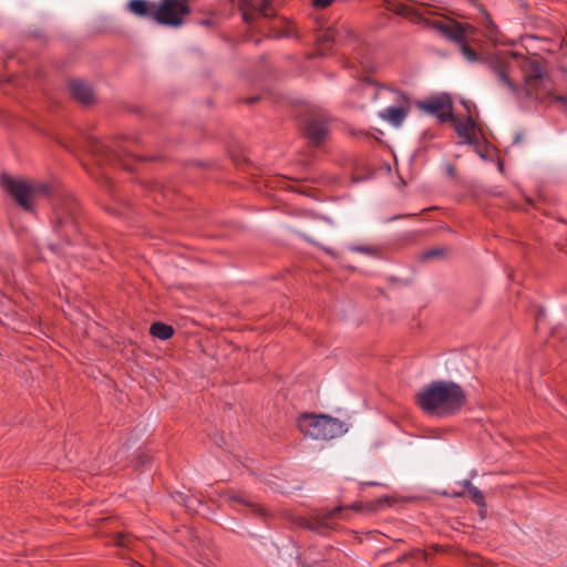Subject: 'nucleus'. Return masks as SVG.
Listing matches in <instances>:
<instances>
[{
    "label": "nucleus",
    "mask_w": 567,
    "mask_h": 567,
    "mask_svg": "<svg viewBox=\"0 0 567 567\" xmlns=\"http://www.w3.org/2000/svg\"><path fill=\"white\" fill-rule=\"evenodd\" d=\"M466 402L464 390L452 381H433L420 389L416 403L422 411L434 416L457 413Z\"/></svg>",
    "instance_id": "obj_1"
},
{
    "label": "nucleus",
    "mask_w": 567,
    "mask_h": 567,
    "mask_svg": "<svg viewBox=\"0 0 567 567\" xmlns=\"http://www.w3.org/2000/svg\"><path fill=\"white\" fill-rule=\"evenodd\" d=\"M0 185L19 206L28 212L33 209V202L37 198L50 195V188L47 184L14 178L8 174L1 175Z\"/></svg>",
    "instance_id": "obj_2"
},
{
    "label": "nucleus",
    "mask_w": 567,
    "mask_h": 567,
    "mask_svg": "<svg viewBox=\"0 0 567 567\" xmlns=\"http://www.w3.org/2000/svg\"><path fill=\"white\" fill-rule=\"evenodd\" d=\"M299 430L315 440H331L347 432L346 424L326 414L306 413L298 420Z\"/></svg>",
    "instance_id": "obj_3"
},
{
    "label": "nucleus",
    "mask_w": 567,
    "mask_h": 567,
    "mask_svg": "<svg viewBox=\"0 0 567 567\" xmlns=\"http://www.w3.org/2000/svg\"><path fill=\"white\" fill-rule=\"evenodd\" d=\"M520 68L524 73V92L526 97L543 100L551 92V81L536 60H523Z\"/></svg>",
    "instance_id": "obj_4"
},
{
    "label": "nucleus",
    "mask_w": 567,
    "mask_h": 567,
    "mask_svg": "<svg viewBox=\"0 0 567 567\" xmlns=\"http://www.w3.org/2000/svg\"><path fill=\"white\" fill-rule=\"evenodd\" d=\"M189 13L187 0H161L153 12V20L163 25L177 28Z\"/></svg>",
    "instance_id": "obj_5"
},
{
    "label": "nucleus",
    "mask_w": 567,
    "mask_h": 567,
    "mask_svg": "<svg viewBox=\"0 0 567 567\" xmlns=\"http://www.w3.org/2000/svg\"><path fill=\"white\" fill-rule=\"evenodd\" d=\"M434 28L445 38L457 42L461 45V52L468 62H476L480 60L478 54L465 43L468 30H472L470 24H462L454 20L446 22H436Z\"/></svg>",
    "instance_id": "obj_6"
},
{
    "label": "nucleus",
    "mask_w": 567,
    "mask_h": 567,
    "mask_svg": "<svg viewBox=\"0 0 567 567\" xmlns=\"http://www.w3.org/2000/svg\"><path fill=\"white\" fill-rule=\"evenodd\" d=\"M359 90L363 95L372 100L380 101L383 104L396 106H411V99L403 92L390 87H375L369 81H363L359 85Z\"/></svg>",
    "instance_id": "obj_7"
},
{
    "label": "nucleus",
    "mask_w": 567,
    "mask_h": 567,
    "mask_svg": "<svg viewBox=\"0 0 567 567\" xmlns=\"http://www.w3.org/2000/svg\"><path fill=\"white\" fill-rule=\"evenodd\" d=\"M243 16V20L252 24L259 17L270 18L275 16L272 0H235Z\"/></svg>",
    "instance_id": "obj_8"
},
{
    "label": "nucleus",
    "mask_w": 567,
    "mask_h": 567,
    "mask_svg": "<svg viewBox=\"0 0 567 567\" xmlns=\"http://www.w3.org/2000/svg\"><path fill=\"white\" fill-rule=\"evenodd\" d=\"M76 210L78 204L72 197L63 199L54 208L56 218L54 227L56 230H63V235L66 238H69V236L76 230V225L74 221Z\"/></svg>",
    "instance_id": "obj_9"
},
{
    "label": "nucleus",
    "mask_w": 567,
    "mask_h": 567,
    "mask_svg": "<svg viewBox=\"0 0 567 567\" xmlns=\"http://www.w3.org/2000/svg\"><path fill=\"white\" fill-rule=\"evenodd\" d=\"M417 106L422 111L436 116L442 123L453 120V104L447 95L430 97L426 101L419 102Z\"/></svg>",
    "instance_id": "obj_10"
},
{
    "label": "nucleus",
    "mask_w": 567,
    "mask_h": 567,
    "mask_svg": "<svg viewBox=\"0 0 567 567\" xmlns=\"http://www.w3.org/2000/svg\"><path fill=\"white\" fill-rule=\"evenodd\" d=\"M515 62L514 58L508 56H495L489 61V68L495 78L512 93L517 92V87L511 79V72Z\"/></svg>",
    "instance_id": "obj_11"
},
{
    "label": "nucleus",
    "mask_w": 567,
    "mask_h": 567,
    "mask_svg": "<svg viewBox=\"0 0 567 567\" xmlns=\"http://www.w3.org/2000/svg\"><path fill=\"white\" fill-rule=\"evenodd\" d=\"M305 134L307 138L316 146L323 143L329 135L328 122L324 117L315 116L311 117L305 127Z\"/></svg>",
    "instance_id": "obj_12"
},
{
    "label": "nucleus",
    "mask_w": 567,
    "mask_h": 567,
    "mask_svg": "<svg viewBox=\"0 0 567 567\" xmlns=\"http://www.w3.org/2000/svg\"><path fill=\"white\" fill-rule=\"evenodd\" d=\"M411 106L386 105L382 111L379 112V117L390 123L394 127H400L406 116L409 115Z\"/></svg>",
    "instance_id": "obj_13"
},
{
    "label": "nucleus",
    "mask_w": 567,
    "mask_h": 567,
    "mask_svg": "<svg viewBox=\"0 0 567 567\" xmlns=\"http://www.w3.org/2000/svg\"><path fill=\"white\" fill-rule=\"evenodd\" d=\"M69 87L72 96L83 104H89L94 100L92 87L82 80L71 81Z\"/></svg>",
    "instance_id": "obj_14"
},
{
    "label": "nucleus",
    "mask_w": 567,
    "mask_h": 567,
    "mask_svg": "<svg viewBox=\"0 0 567 567\" xmlns=\"http://www.w3.org/2000/svg\"><path fill=\"white\" fill-rule=\"evenodd\" d=\"M344 508L341 506L333 507L331 509H323L316 514V522L311 523L305 520V526L310 530L319 532L321 526H327L326 520L336 518Z\"/></svg>",
    "instance_id": "obj_15"
},
{
    "label": "nucleus",
    "mask_w": 567,
    "mask_h": 567,
    "mask_svg": "<svg viewBox=\"0 0 567 567\" xmlns=\"http://www.w3.org/2000/svg\"><path fill=\"white\" fill-rule=\"evenodd\" d=\"M228 498L234 504L247 507L252 513H256V514H259V515H264L262 507L255 499H252L251 497H249L248 495H246L244 493L230 492L228 494Z\"/></svg>",
    "instance_id": "obj_16"
},
{
    "label": "nucleus",
    "mask_w": 567,
    "mask_h": 567,
    "mask_svg": "<svg viewBox=\"0 0 567 567\" xmlns=\"http://www.w3.org/2000/svg\"><path fill=\"white\" fill-rule=\"evenodd\" d=\"M452 121L454 122V127L458 137H461L466 144H473V132L475 127L473 120L468 117L465 121H460L453 117Z\"/></svg>",
    "instance_id": "obj_17"
},
{
    "label": "nucleus",
    "mask_w": 567,
    "mask_h": 567,
    "mask_svg": "<svg viewBox=\"0 0 567 567\" xmlns=\"http://www.w3.org/2000/svg\"><path fill=\"white\" fill-rule=\"evenodd\" d=\"M155 7L156 4H151L146 0H131L127 3L130 12L142 18L150 17L153 19Z\"/></svg>",
    "instance_id": "obj_18"
},
{
    "label": "nucleus",
    "mask_w": 567,
    "mask_h": 567,
    "mask_svg": "<svg viewBox=\"0 0 567 567\" xmlns=\"http://www.w3.org/2000/svg\"><path fill=\"white\" fill-rule=\"evenodd\" d=\"M352 31L347 25H341L339 29L327 30L321 37L320 41L322 43H343L346 41V37H351Z\"/></svg>",
    "instance_id": "obj_19"
},
{
    "label": "nucleus",
    "mask_w": 567,
    "mask_h": 567,
    "mask_svg": "<svg viewBox=\"0 0 567 567\" xmlns=\"http://www.w3.org/2000/svg\"><path fill=\"white\" fill-rule=\"evenodd\" d=\"M150 333L153 337L158 338L161 340H167L173 336L174 329L172 326H168L166 323L154 322L150 328Z\"/></svg>",
    "instance_id": "obj_20"
},
{
    "label": "nucleus",
    "mask_w": 567,
    "mask_h": 567,
    "mask_svg": "<svg viewBox=\"0 0 567 567\" xmlns=\"http://www.w3.org/2000/svg\"><path fill=\"white\" fill-rule=\"evenodd\" d=\"M483 25H484L485 37L493 42L497 41V28L494 24L489 14H487L485 12H484V17H483Z\"/></svg>",
    "instance_id": "obj_21"
},
{
    "label": "nucleus",
    "mask_w": 567,
    "mask_h": 567,
    "mask_svg": "<svg viewBox=\"0 0 567 567\" xmlns=\"http://www.w3.org/2000/svg\"><path fill=\"white\" fill-rule=\"evenodd\" d=\"M349 250L353 252H360L369 257L377 258L380 256V248L377 246L369 245H352L349 246Z\"/></svg>",
    "instance_id": "obj_22"
},
{
    "label": "nucleus",
    "mask_w": 567,
    "mask_h": 567,
    "mask_svg": "<svg viewBox=\"0 0 567 567\" xmlns=\"http://www.w3.org/2000/svg\"><path fill=\"white\" fill-rule=\"evenodd\" d=\"M465 493L477 506H485L484 494L476 486H471Z\"/></svg>",
    "instance_id": "obj_23"
},
{
    "label": "nucleus",
    "mask_w": 567,
    "mask_h": 567,
    "mask_svg": "<svg viewBox=\"0 0 567 567\" xmlns=\"http://www.w3.org/2000/svg\"><path fill=\"white\" fill-rule=\"evenodd\" d=\"M443 255H444V250L443 249L435 248V249H430V250L423 252L421 258L423 260H427V259H432V258L440 257V256H443Z\"/></svg>",
    "instance_id": "obj_24"
},
{
    "label": "nucleus",
    "mask_w": 567,
    "mask_h": 567,
    "mask_svg": "<svg viewBox=\"0 0 567 567\" xmlns=\"http://www.w3.org/2000/svg\"><path fill=\"white\" fill-rule=\"evenodd\" d=\"M332 3V0H312V4L316 8H327Z\"/></svg>",
    "instance_id": "obj_25"
},
{
    "label": "nucleus",
    "mask_w": 567,
    "mask_h": 567,
    "mask_svg": "<svg viewBox=\"0 0 567 567\" xmlns=\"http://www.w3.org/2000/svg\"><path fill=\"white\" fill-rule=\"evenodd\" d=\"M117 545L124 546V547L128 546L127 537L125 535L120 534L117 537Z\"/></svg>",
    "instance_id": "obj_26"
},
{
    "label": "nucleus",
    "mask_w": 567,
    "mask_h": 567,
    "mask_svg": "<svg viewBox=\"0 0 567 567\" xmlns=\"http://www.w3.org/2000/svg\"><path fill=\"white\" fill-rule=\"evenodd\" d=\"M460 485H462L464 487L463 491L467 492V489L473 486V484L471 483L470 480H464L460 483Z\"/></svg>",
    "instance_id": "obj_27"
},
{
    "label": "nucleus",
    "mask_w": 567,
    "mask_h": 567,
    "mask_svg": "<svg viewBox=\"0 0 567 567\" xmlns=\"http://www.w3.org/2000/svg\"><path fill=\"white\" fill-rule=\"evenodd\" d=\"M466 495L465 491H453L451 493L452 497H464Z\"/></svg>",
    "instance_id": "obj_28"
},
{
    "label": "nucleus",
    "mask_w": 567,
    "mask_h": 567,
    "mask_svg": "<svg viewBox=\"0 0 567 567\" xmlns=\"http://www.w3.org/2000/svg\"><path fill=\"white\" fill-rule=\"evenodd\" d=\"M522 137H523V136H522V134H520V133H517V134L515 135V137H514V144L519 143V142L522 141Z\"/></svg>",
    "instance_id": "obj_29"
},
{
    "label": "nucleus",
    "mask_w": 567,
    "mask_h": 567,
    "mask_svg": "<svg viewBox=\"0 0 567 567\" xmlns=\"http://www.w3.org/2000/svg\"><path fill=\"white\" fill-rule=\"evenodd\" d=\"M543 315H544L543 309H539V310H538V313H537V318H536V321H537V322H539L540 317H542Z\"/></svg>",
    "instance_id": "obj_30"
},
{
    "label": "nucleus",
    "mask_w": 567,
    "mask_h": 567,
    "mask_svg": "<svg viewBox=\"0 0 567 567\" xmlns=\"http://www.w3.org/2000/svg\"><path fill=\"white\" fill-rule=\"evenodd\" d=\"M447 173L450 176L454 175V168L452 166H447Z\"/></svg>",
    "instance_id": "obj_31"
},
{
    "label": "nucleus",
    "mask_w": 567,
    "mask_h": 567,
    "mask_svg": "<svg viewBox=\"0 0 567 567\" xmlns=\"http://www.w3.org/2000/svg\"><path fill=\"white\" fill-rule=\"evenodd\" d=\"M192 503H193V502H192L190 499H189V501H187V502L185 501V506H186V507H188V508H190V507H192Z\"/></svg>",
    "instance_id": "obj_32"
}]
</instances>
